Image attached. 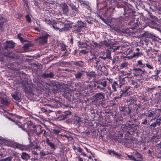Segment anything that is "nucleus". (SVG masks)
Instances as JSON below:
<instances>
[{
  "mask_svg": "<svg viewBox=\"0 0 161 161\" xmlns=\"http://www.w3.org/2000/svg\"><path fill=\"white\" fill-rule=\"evenodd\" d=\"M131 18L132 19L129 22L128 25L130 28L134 29L138 26L139 24H140V22H138L139 18L138 17L136 18L135 17Z\"/></svg>",
  "mask_w": 161,
  "mask_h": 161,
  "instance_id": "obj_8",
  "label": "nucleus"
},
{
  "mask_svg": "<svg viewBox=\"0 0 161 161\" xmlns=\"http://www.w3.org/2000/svg\"><path fill=\"white\" fill-rule=\"evenodd\" d=\"M132 50L131 49H128L127 51L125 52V53L127 54V55H128L132 53Z\"/></svg>",
  "mask_w": 161,
  "mask_h": 161,
  "instance_id": "obj_59",
  "label": "nucleus"
},
{
  "mask_svg": "<svg viewBox=\"0 0 161 161\" xmlns=\"http://www.w3.org/2000/svg\"><path fill=\"white\" fill-rule=\"evenodd\" d=\"M92 86H93V88L94 90H96L99 91L97 80L94 82Z\"/></svg>",
  "mask_w": 161,
  "mask_h": 161,
  "instance_id": "obj_52",
  "label": "nucleus"
},
{
  "mask_svg": "<svg viewBox=\"0 0 161 161\" xmlns=\"http://www.w3.org/2000/svg\"><path fill=\"white\" fill-rule=\"evenodd\" d=\"M15 123L19 128H21L22 130L23 131H25V130L23 129L24 127V124H22V123L19 121H16Z\"/></svg>",
  "mask_w": 161,
  "mask_h": 161,
  "instance_id": "obj_50",
  "label": "nucleus"
},
{
  "mask_svg": "<svg viewBox=\"0 0 161 161\" xmlns=\"http://www.w3.org/2000/svg\"><path fill=\"white\" fill-rule=\"evenodd\" d=\"M117 87H119V84H118L117 82L114 81L112 84V87L114 92H116L117 91Z\"/></svg>",
  "mask_w": 161,
  "mask_h": 161,
  "instance_id": "obj_44",
  "label": "nucleus"
},
{
  "mask_svg": "<svg viewBox=\"0 0 161 161\" xmlns=\"http://www.w3.org/2000/svg\"><path fill=\"white\" fill-rule=\"evenodd\" d=\"M45 153L46 154V155H49L53 154L54 155L55 154V152L53 150H50L49 151H47L45 152Z\"/></svg>",
  "mask_w": 161,
  "mask_h": 161,
  "instance_id": "obj_60",
  "label": "nucleus"
},
{
  "mask_svg": "<svg viewBox=\"0 0 161 161\" xmlns=\"http://www.w3.org/2000/svg\"><path fill=\"white\" fill-rule=\"evenodd\" d=\"M112 1V0H99V3H102L106 2V4L107 5L108 4V3L110 4Z\"/></svg>",
  "mask_w": 161,
  "mask_h": 161,
  "instance_id": "obj_55",
  "label": "nucleus"
},
{
  "mask_svg": "<svg viewBox=\"0 0 161 161\" xmlns=\"http://www.w3.org/2000/svg\"><path fill=\"white\" fill-rule=\"evenodd\" d=\"M99 58L104 60H106L107 59H111L112 58L111 56V53L109 52H108L106 53L105 56H99Z\"/></svg>",
  "mask_w": 161,
  "mask_h": 161,
  "instance_id": "obj_40",
  "label": "nucleus"
},
{
  "mask_svg": "<svg viewBox=\"0 0 161 161\" xmlns=\"http://www.w3.org/2000/svg\"><path fill=\"white\" fill-rule=\"evenodd\" d=\"M17 15L18 16L17 18L20 19H21L22 17L23 14L22 13L19 12L17 14Z\"/></svg>",
  "mask_w": 161,
  "mask_h": 161,
  "instance_id": "obj_64",
  "label": "nucleus"
},
{
  "mask_svg": "<svg viewBox=\"0 0 161 161\" xmlns=\"http://www.w3.org/2000/svg\"><path fill=\"white\" fill-rule=\"evenodd\" d=\"M21 157L23 160H28L30 159V156L29 154L25 152H22Z\"/></svg>",
  "mask_w": 161,
  "mask_h": 161,
  "instance_id": "obj_37",
  "label": "nucleus"
},
{
  "mask_svg": "<svg viewBox=\"0 0 161 161\" xmlns=\"http://www.w3.org/2000/svg\"><path fill=\"white\" fill-rule=\"evenodd\" d=\"M54 75H55L54 73L51 72H50L49 73H44L41 75L42 77L44 78H53Z\"/></svg>",
  "mask_w": 161,
  "mask_h": 161,
  "instance_id": "obj_23",
  "label": "nucleus"
},
{
  "mask_svg": "<svg viewBox=\"0 0 161 161\" xmlns=\"http://www.w3.org/2000/svg\"><path fill=\"white\" fill-rule=\"evenodd\" d=\"M114 2L118 8H121L124 7V5L122 4L123 2H122V0H114Z\"/></svg>",
  "mask_w": 161,
  "mask_h": 161,
  "instance_id": "obj_34",
  "label": "nucleus"
},
{
  "mask_svg": "<svg viewBox=\"0 0 161 161\" xmlns=\"http://www.w3.org/2000/svg\"><path fill=\"white\" fill-rule=\"evenodd\" d=\"M142 43L147 46L149 43L153 44L157 40L155 36L147 31L144 32L142 34Z\"/></svg>",
  "mask_w": 161,
  "mask_h": 161,
  "instance_id": "obj_1",
  "label": "nucleus"
},
{
  "mask_svg": "<svg viewBox=\"0 0 161 161\" xmlns=\"http://www.w3.org/2000/svg\"><path fill=\"white\" fill-rule=\"evenodd\" d=\"M132 74V73H127L126 74H125L124 75H127V76L125 77H126V79L128 78H131L133 76L131 75Z\"/></svg>",
  "mask_w": 161,
  "mask_h": 161,
  "instance_id": "obj_61",
  "label": "nucleus"
},
{
  "mask_svg": "<svg viewBox=\"0 0 161 161\" xmlns=\"http://www.w3.org/2000/svg\"><path fill=\"white\" fill-rule=\"evenodd\" d=\"M124 21V20L122 17H120L115 20V23L116 25L118 26H121L123 25Z\"/></svg>",
  "mask_w": 161,
  "mask_h": 161,
  "instance_id": "obj_27",
  "label": "nucleus"
},
{
  "mask_svg": "<svg viewBox=\"0 0 161 161\" xmlns=\"http://www.w3.org/2000/svg\"><path fill=\"white\" fill-rule=\"evenodd\" d=\"M99 91L105 92L107 86V81L105 79H100L97 80Z\"/></svg>",
  "mask_w": 161,
  "mask_h": 161,
  "instance_id": "obj_7",
  "label": "nucleus"
},
{
  "mask_svg": "<svg viewBox=\"0 0 161 161\" xmlns=\"http://www.w3.org/2000/svg\"><path fill=\"white\" fill-rule=\"evenodd\" d=\"M15 43L12 41H6L5 42V45L4 46L3 48L7 50L8 48H13L15 46Z\"/></svg>",
  "mask_w": 161,
  "mask_h": 161,
  "instance_id": "obj_15",
  "label": "nucleus"
},
{
  "mask_svg": "<svg viewBox=\"0 0 161 161\" xmlns=\"http://www.w3.org/2000/svg\"><path fill=\"white\" fill-rule=\"evenodd\" d=\"M117 44L116 43L113 42L110 44L109 46V47L108 49V52H115V51L118 49L120 47L119 46H116Z\"/></svg>",
  "mask_w": 161,
  "mask_h": 161,
  "instance_id": "obj_13",
  "label": "nucleus"
},
{
  "mask_svg": "<svg viewBox=\"0 0 161 161\" xmlns=\"http://www.w3.org/2000/svg\"><path fill=\"white\" fill-rule=\"evenodd\" d=\"M154 111H153V109H150V110H147L144 113V115L145 116H146L148 118V119H149L151 118V117H153L154 116Z\"/></svg>",
  "mask_w": 161,
  "mask_h": 161,
  "instance_id": "obj_21",
  "label": "nucleus"
},
{
  "mask_svg": "<svg viewBox=\"0 0 161 161\" xmlns=\"http://www.w3.org/2000/svg\"><path fill=\"white\" fill-rule=\"evenodd\" d=\"M46 142L47 144L49 146L50 148L53 149V151L56 149V147L55 144L50 141L48 138H46Z\"/></svg>",
  "mask_w": 161,
  "mask_h": 161,
  "instance_id": "obj_28",
  "label": "nucleus"
},
{
  "mask_svg": "<svg viewBox=\"0 0 161 161\" xmlns=\"http://www.w3.org/2000/svg\"><path fill=\"white\" fill-rule=\"evenodd\" d=\"M143 55L141 51L140 52H135L131 56H128V57L130 59L132 58H137L139 57H141Z\"/></svg>",
  "mask_w": 161,
  "mask_h": 161,
  "instance_id": "obj_31",
  "label": "nucleus"
},
{
  "mask_svg": "<svg viewBox=\"0 0 161 161\" xmlns=\"http://www.w3.org/2000/svg\"><path fill=\"white\" fill-rule=\"evenodd\" d=\"M21 33H19L18 34L17 37L19 39L21 43H23L27 41L26 40H24L23 37H21Z\"/></svg>",
  "mask_w": 161,
  "mask_h": 161,
  "instance_id": "obj_46",
  "label": "nucleus"
},
{
  "mask_svg": "<svg viewBox=\"0 0 161 161\" xmlns=\"http://www.w3.org/2000/svg\"><path fill=\"white\" fill-rule=\"evenodd\" d=\"M60 102L57 100L52 99L47 104V105L50 106L51 108H58L59 107L58 104Z\"/></svg>",
  "mask_w": 161,
  "mask_h": 161,
  "instance_id": "obj_14",
  "label": "nucleus"
},
{
  "mask_svg": "<svg viewBox=\"0 0 161 161\" xmlns=\"http://www.w3.org/2000/svg\"><path fill=\"white\" fill-rule=\"evenodd\" d=\"M77 43L78 44V46L80 47H81V48L85 47L83 46L84 44V43L83 42H81L80 41H79Z\"/></svg>",
  "mask_w": 161,
  "mask_h": 161,
  "instance_id": "obj_58",
  "label": "nucleus"
},
{
  "mask_svg": "<svg viewBox=\"0 0 161 161\" xmlns=\"http://www.w3.org/2000/svg\"><path fill=\"white\" fill-rule=\"evenodd\" d=\"M145 68H146L147 69L150 70H153L154 69V67L153 64L152 63L149 62L148 61L145 63Z\"/></svg>",
  "mask_w": 161,
  "mask_h": 161,
  "instance_id": "obj_41",
  "label": "nucleus"
},
{
  "mask_svg": "<svg viewBox=\"0 0 161 161\" xmlns=\"http://www.w3.org/2000/svg\"><path fill=\"white\" fill-rule=\"evenodd\" d=\"M136 98L135 96L130 97L129 100V104L131 105L135 103L136 101Z\"/></svg>",
  "mask_w": 161,
  "mask_h": 161,
  "instance_id": "obj_38",
  "label": "nucleus"
},
{
  "mask_svg": "<svg viewBox=\"0 0 161 161\" xmlns=\"http://www.w3.org/2000/svg\"><path fill=\"white\" fill-rule=\"evenodd\" d=\"M126 6L124 5L123 8L124 11V15L125 16V19H128L130 18L136 17L135 14L136 13L134 10V8L130 4L127 3Z\"/></svg>",
  "mask_w": 161,
  "mask_h": 161,
  "instance_id": "obj_4",
  "label": "nucleus"
},
{
  "mask_svg": "<svg viewBox=\"0 0 161 161\" xmlns=\"http://www.w3.org/2000/svg\"><path fill=\"white\" fill-rule=\"evenodd\" d=\"M153 109L154 113V116H155L156 118L157 117L159 118L161 117V109L155 108Z\"/></svg>",
  "mask_w": 161,
  "mask_h": 161,
  "instance_id": "obj_29",
  "label": "nucleus"
},
{
  "mask_svg": "<svg viewBox=\"0 0 161 161\" xmlns=\"http://www.w3.org/2000/svg\"><path fill=\"white\" fill-rule=\"evenodd\" d=\"M129 83L130 85L133 86L132 87L135 90H137L140 87V85L138 84V83L134 80H131L130 81Z\"/></svg>",
  "mask_w": 161,
  "mask_h": 161,
  "instance_id": "obj_26",
  "label": "nucleus"
},
{
  "mask_svg": "<svg viewBox=\"0 0 161 161\" xmlns=\"http://www.w3.org/2000/svg\"><path fill=\"white\" fill-rule=\"evenodd\" d=\"M92 58L89 59V61L90 62H93L94 60H96L97 58L96 55L94 53H92Z\"/></svg>",
  "mask_w": 161,
  "mask_h": 161,
  "instance_id": "obj_51",
  "label": "nucleus"
},
{
  "mask_svg": "<svg viewBox=\"0 0 161 161\" xmlns=\"http://www.w3.org/2000/svg\"><path fill=\"white\" fill-rule=\"evenodd\" d=\"M150 27L159 31L161 33V25L159 22L152 21L150 24Z\"/></svg>",
  "mask_w": 161,
  "mask_h": 161,
  "instance_id": "obj_17",
  "label": "nucleus"
},
{
  "mask_svg": "<svg viewBox=\"0 0 161 161\" xmlns=\"http://www.w3.org/2000/svg\"><path fill=\"white\" fill-rule=\"evenodd\" d=\"M133 70L136 73L138 74L137 75L139 76H142V75H144L146 73L145 69H142L140 68H134Z\"/></svg>",
  "mask_w": 161,
  "mask_h": 161,
  "instance_id": "obj_19",
  "label": "nucleus"
},
{
  "mask_svg": "<svg viewBox=\"0 0 161 161\" xmlns=\"http://www.w3.org/2000/svg\"><path fill=\"white\" fill-rule=\"evenodd\" d=\"M61 6L62 8V11L64 13L66 14L68 11V7L67 4L65 3H62L61 4Z\"/></svg>",
  "mask_w": 161,
  "mask_h": 161,
  "instance_id": "obj_36",
  "label": "nucleus"
},
{
  "mask_svg": "<svg viewBox=\"0 0 161 161\" xmlns=\"http://www.w3.org/2000/svg\"><path fill=\"white\" fill-rule=\"evenodd\" d=\"M156 90V87L155 86H153L152 87H147L146 88L145 91L147 92H149L152 93L153 92V91Z\"/></svg>",
  "mask_w": 161,
  "mask_h": 161,
  "instance_id": "obj_45",
  "label": "nucleus"
},
{
  "mask_svg": "<svg viewBox=\"0 0 161 161\" xmlns=\"http://www.w3.org/2000/svg\"><path fill=\"white\" fill-rule=\"evenodd\" d=\"M107 152L110 155L114 156L116 152L113 150L109 149L108 151Z\"/></svg>",
  "mask_w": 161,
  "mask_h": 161,
  "instance_id": "obj_53",
  "label": "nucleus"
},
{
  "mask_svg": "<svg viewBox=\"0 0 161 161\" xmlns=\"http://www.w3.org/2000/svg\"><path fill=\"white\" fill-rule=\"evenodd\" d=\"M74 75L76 79H80L83 76L84 74L81 72L78 71L75 73Z\"/></svg>",
  "mask_w": 161,
  "mask_h": 161,
  "instance_id": "obj_43",
  "label": "nucleus"
},
{
  "mask_svg": "<svg viewBox=\"0 0 161 161\" xmlns=\"http://www.w3.org/2000/svg\"><path fill=\"white\" fill-rule=\"evenodd\" d=\"M70 6L71 7L72 10L75 11L74 14L72 13V14L73 15L75 16L77 13L78 11V9L77 8H76L75 6L73 3H71Z\"/></svg>",
  "mask_w": 161,
  "mask_h": 161,
  "instance_id": "obj_42",
  "label": "nucleus"
},
{
  "mask_svg": "<svg viewBox=\"0 0 161 161\" xmlns=\"http://www.w3.org/2000/svg\"><path fill=\"white\" fill-rule=\"evenodd\" d=\"M145 63L144 62V61L143 60L141 59L137 61L136 65L137 66L139 67L142 68H144Z\"/></svg>",
  "mask_w": 161,
  "mask_h": 161,
  "instance_id": "obj_35",
  "label": "nucleus"
},
{
  "mask_svg": "<svg viewBox=\"0 0 161 161\" xmlns=\"http://www.w3.org/2000/svg\"><path fill=\"white\" fill-rule=\"evenodd\" d=\"M34 133L37 137H39L40 135L43 132V127L39 125H36Z\"/></svg>",
  "mask_w": 161,
  "mask_h": 161,
  "instance_id": "obj_16",
  "label": "nucleus"
},
{
  "mask_svg": "<svg viewBox=\"0 0 161 161\" xmlns=\"http://www.w3.org/2000/svg\"><path fill=\"white\" fill-rule=\"evenodd\" d=\"M26 21L29 23H30L31 22V17L28 14H27L25 17Z\"/></svg>",
  "mask_w": 161,
  "mask_h": 161,
  "instance_id": "obj_56",
  "label": "nucleus"
},
{
  "mask_svg": "<svg viewBox=\"0 0 161 161\" xmlns=\"http://www.w3.org/2000/svg\"><path fill=\"white\" fill-rule=\"evenodd\" d=\"M72 93L71 90L67 88L64 90L63 95L64 97L66 98H70L72 96Z\"/></svg>",
  "mask_w": 161,
  "mask_h": 161,
  "instance_id": "obj_20",
  "label": "nucleus"
},
{
  "mask_svg": "<svg viewBox=\"0 0 161 161\" xmlns=\"http://www.w3.org/2000/svg\"><path fill=\"white\" fill-rule=\"evenodd\" d=\"M85 92H86V96H90V94L92 93L93 89V86L90 84L87 85L85 87Z\"/></svg>",
  "mask_w": 161,
  "mask_h": 161,
  "instance_id": "obj_18",
  "label": "nucleus"
},
{
  "mask_svg": "<svg viewBox=\"0 0 161 161\" xmlns=\"http://www.w3.org/2000/svg\"><path fill=\"white\" fill-rule=\"evenodd\" d=\"M12 97L16 101H17L18 102H20L21 100V99L19 97L18 95L17 94H15L12 95Z\"/></svg>",
  "mask_w": 161,
  "mask_h": 161,
  "instance_id": "obj_47",
  "label": "nucleus"
},
{
  "mask_svg": "<svg viewBox=\"0 0 161 161\" xmlns=\"http://www.w3.org/2000/svg\"><path fill=\"white\" fill-rule=\"evenodd\" d=\"M127 156L128 158L131 160H133L134 161H142L141 160L136 159L134 156L132 155H128Z\"/></svg>",
  "mask_w": 161,
  "mask_h": 161,
  "instance_id": "obj_54",
  "label": "nucleus"
},
{
  "mask_svg": "<svg viewBox=\"0 0 161 161\" xmlns=\"http://www.w3.org/2000/svg\"><path fill=\"white\" fill-rule=\"evenodd\" d=\"M36 125L31 121H28L27 123L24 124L23 129L29 135V132L32 134L34 133Z\"/></svg>",
  "mask_w": 161,
  "mask_h": 161,
  "instance_id": "obj_5",
  "label": "nucleus"
},
{
  "mask_svg": "<svg viewBox=\"0 0 161 161\" xmlns=\"http://www.w3.org/2000/svg\"><path fill=\"white\" fill-rule=\"evenodd\" d=\"M73 64L76 66L83 68L84 66L85 63L82 61H76L74 62Z\"/></svg>",
  "mask_w": 161,
  "mask_h": 161,
  "instance_id": "obj_33",
  "label": "nucleus"
},
{
  "mask_svg": "<svg viewBox=\"0 0 161 161\" xmlns=\"http://www.w3.org/2000/svg\"><path fill=\"white\" fill-rule=\"evenodd\" d=\"M132 105L133 109L134 110H136L137 111L138 109L139 108H141V106L140 104H137L136 103H135Z\"/></svg>",
  "mask_w": 161,
  "mask_h": 161,
  "instance_id": "obj_49",
  "label": "nucleus"
},
{
  "mask_svg": "<svg viewBox=\"0 0 161 161\" xmlns=\"http://www.w3.org/2000/svg\"><path fill=\"white\" fill-rule=\"evenodd\" d=\"M126 77H123L122 76L120 77L119 80V86H122L123 85H125L126 83V80H125Z\"/></svg>",
  "mask_w": 161,
  "mask_h": 161,
  "instance_id": "obj_39",
  "label": "nucleus"
},
{
  "mask_svg": "<svg viewBox=\"0 0 161 161\" xmlns=\"http://www.w3.org/2000/svg\"><path fill=\"white\" fill-rule=\"evenodd\" d=\"M133 30V29H132L129 27V28L123 29L120 31L123 33L131 35L134 32Z\"/></svg>",
  "mask_w": 161,
  "mask_h": 161,
  "instance_id": "obj_24",
  "label": "nucleus"
},
{
  "mask_svg": "<svg viewBox=\"0 0 161 161\" xmlns=\"http://www.w3.org/2000/svg\"><path fill=\"white\" fill-rule=\"evenodd\" d=\"M72 23L70 22H67L66 23L64 22H60V25H61V26L64 25L63 28L60 29V31L63 32L64 31H67L70 30L72 28L71 26Z\"/></svg>",
  "mask_w": 161,
  "mask_h": 161,
  "instance_id": "obj_10",
  "label": "nucleus"
},
{
  "mask_svg": "<svg viewBox=\"0 0 161 161\" xmlns=\"http://www.w3.org/2000/svg\"><path fill=\"white\" fill-rule=\"evenodd\" d=\"M84 26V25L83 22L78 21V23L73 27V32L76 33L80 32L83 28Z\"/></svg>",
  "mask_w": 161,
  "mask_h": 161,
  "instance_id": "obj_9",
  "label": "nucleus"
},
{
  "mask_svg": "<svg viewBox=\"0 0 161 161\" xmlns=\"http://www.w3.org/2000/svg\"><path fill=\"white\" fill-rule=\"evenodd\" d=\"M53 132L54 134L56 135H58L60 132V131L58 129H54L53 130Z\"/></svg>",
  "mask_w": 161,
  "mask_h": 161,
  "instance_id": "obj_63",
  "label": "nucleus"
},
{
  "mask_svg": "<svg viewBox=\"0 0 161 161\" xmlns=\"http://www.w3.org/2000/svg\"><path fill=\"white\" fill-rule=\"evenodd\" d=\"M58 113H59V114H61L60 115L58 118V120H63L66 119L67 116L69 115H70L71 114V112L70 111H64L62 113H61L60 111H58Z\"/></svg>",
  "mask_w": 161,
  "mask_h": 161,
  "instance_id": "obj_12",
  "label": "nucleus"
},
{
  "mask_svg": "<svg viewBox=\"0 0 161 161\" xmlns=\"http://www.w3.org/2000/svg\"><path fill=\"white\" fill-rule=\"evenodd\" d=\"M31 44L30 43L26 44L24 45L23 47L25 49H27L29 47L31 46Z\"/></svg>",
  "mask_w": 161,
  "mask_h": 161,
  "instance_id": "obj_62",
  "label": "nucleus"
},
{
  "mask_svg": "<svg viewBox=\"0 0 161 161\" xmlns=\"http://www.w3.org/2000/svg\"><path fill=\"white\" fill-rule=\"evenodd\" d=\"M105 94L102 92H98L92 96L91 103L96 106L102 105L104 103Z\"/></svg>",
  "mask_w": 161,
  "mask_h": 161,
  "instance_id": "obj_3",
  "label": "nucleus"
},
{
  "mask_svg": "<svg viewBox=\"0 0 161 161\" xmlns=\"http://www.w3.org/2000/svg\"><path fill=\"white\" fill-rule=\"evenodd\" d=\"M161 123V117L157 119L155 122L151 124L150 125V129L156 127L157 125L159 126Z\"/></svg>",
  "mask_w": 161,
  "mask_h": 161,
  "instance_id": "obj_25",
  "label": "nucleus"
},
{
  "mask_svg": "<svg viewBox=\"0 0 161 161\" xmlns=\"http://www.w3.org/2000/svg\"><path fill=\"white\" fill-rule=\"evenodd\" d=\"M86 76L88 79H90L92 78H95L97 76V74L94 71H91L86 73Z\"/></svg>",
  "mask_w": 161,
  "mask_h": 161,
  "instance_id": "obj_32",
  "label": "nucleus"
},
{
  "mask_svg": "<svg viewBox=\"0 0 161 161\" xmlns=\"http://www.w3.org/2000/svg\"><path fill=\"white\" fill-rule=\"evenodd\" d=\"M48 36L49 35L47 34L42 36L38 37L37 40L38 41L39 44L40 45H44L46 44L47 42Z\"/></svg>",
  "mask_w": 161,
  "mask_h": 161,
  "instance_id": "obj_11",
  "label": "nucleus"
},
{
  "mask_svg": "<svg viewBox=\"0 0 161 161\" xmlns=\"http://www.w3.org/2000/svg\"><path fill=\"white\" fill-rule=\"evenodd\" d=\"M121 98V95L119 96L118 97H113L111 100V102H113L114 103H118V100L119 99Z\"/></svg>",
  "mask_w": 161,
  "mask_h": 161,
  "instance_id": "obj_48",
  "label": "nucleus"
},
{
  "mask_svg": "<svg viewBox=\"0 0 161 161\" xmlns=\"http://www.w3.org/2000/svg\"><path fill=\"white\" fill-rule=\"evenodd\" d=\"M60 22L57 23L55 20H53L52 25H50V26L52 27L56 31H58L59 32H61L60 27L61 26V25H60Z\"/></svg>",
  "mask_w": 161,
  "mask_h": 161,
  "instance_id": "obj_22",
  "label": "nucleus"
},
{
  "mask_svg": "<svg viewBox=\"0 0 161 161\" xmlns=\"http://www.w3.org/2000/svg\"><path fill=\"white\" fill-rule=\"evenodd\" d=\"M128 63L125 62L124 63H122L120 65V67L121 69H123V68H124L125 67H126L128 66Z\"/></svg>",
  "mask_w": 161,
  "mask_h": 161,
  "instance_id": "obj_57",
  "label": "nucleus"
},
{
  "mask_svg": "<svg viewBox=\"0 0 161 161\" xmlns=\"http://www.w3.org/2000/svg\"><path fill=\"white\" fill-rule=\"evenodd\" d=\"M119 87L120 88V92L123 94L124 97L130 95V92H128V90L130 89V86L125 84L122 86H119Z\"/></svg>",
  "mask_w": 161,
  "mask_h": 161,
  "instance_id": "obj_6",
  "label": "nucleus"
},
{
  "mask_svg": "<svg viewBox=\"0 0 161 161\" xmlns=\"http://www.w3.org/2000/svg\"><path fill=\"white\" fill-rule=\"evenodd\" d=\"M119 109L121 115H120L118 120L122 122H124L125 120V119H126L125 116H130V115L132 111L131 107V106L130 107L129 105H128L127 106H121Z\"/></svg>",
  "mask_w": 161,
  "mask_h": 161,
  "instance_id": "obj_2",
  "label": "nucleus"
},
{
  "mask_svg": "<svg viewBox=\"0 0 161 161\" xmlns=\"http://www.w3.org/2000/svg\"><path fill=\"white\" fill-rule=\"evenodd\" d=\"M0 101L2 104L4 105H8L10 104V102L8 101L6 97L0 96Z\"/></svg>",
  "mask_w": 161,
  "mask_h": 161,
  "instance_id": "obj_30",
  "label": "nucleus"
}]
</instances>
